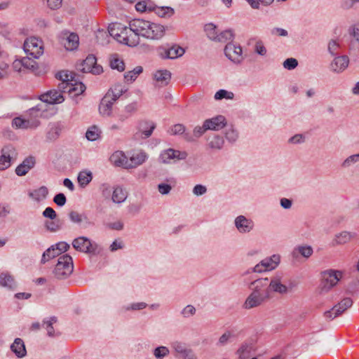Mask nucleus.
<instances>
[{
  "label": "nucleus",
  "instance_id": "obj_49",
  "mask_svg": "<svg viewBox=\"0 0 359 359\" xmlns=\"http://www.w3.org/2000/svg\"><path fill=\"white\" fill-rule=\"evenodd\" d=\"M100 133L99 128L96 126H93L88 129L86 137L90 141H95L99 138Z\"/></svg>",
  "mask_w": 359,
  "mask_h": 359
},
{
  "label": "nucleus",
  "instance_id": "obj_37",
  "mask_svg": "<svg viewBox=\"0 0 359 359\" xmlns=\"http://www.w3.org/2000/svg\"><path fill=\"white\" fill-rule=\"evenodd\" d=\"M55 249L54 245L48 248L42 255L41 264H44L46 262L51 259H53L60 255L59 252Z\"/></svg>",
  "mask_w": 359,
  "mask_h": 359
},
{
  "label": "nucleus",
  "instance_id": "obj_19",
  "mask_svg": "<svg viewBox=\"0 0 359 359\" xmlns=\"http://www.w3.org/2000/svg\"><path fill=\"white\" fill-rule=\"evenodd\" d=\"M269 283L270 281L267 278H258L252 281L249 287L252 289L254 292L264 294L265 292H269Z\"/></svg>",
  "mask_w": 359,
  "mask_h": 359
},
{
  "label": "nucleus",
  "instance_id": "obj_30",
  "mask_svg": "<svg viewBox=\"0 0 359 359\" xmlns=\"http://www.w3.org/2000/svg\"><path fill=\"white\" fill-rule=\"evenodd\" d=\"M269 293L271 292H276L279 294H283L287 292V287L281 283L279 278L274 277L270 280L269 283Z\"/></svg>",
  "mask_w": 359,
  "mask_h": 359
},
{
  "label": "nucleus",
  "instance_id": "obj_47",
  "mask_svg": "<svg viewBox=\"0 0 359 359\" xmlns=\"http://www.w3.org/2000/svg\"><path fill=\"white\" fill-rule=\"evenodd\" d=\"M172 348H174L175 351L177 353V355L175 356L176 357H180V358H181L184 354L188 353V351L191 350V348H188L186 346L185 344H183V343H181V342H177V341L174 342L172 344Z\"/></svg>",
  "mask_w": 359,
  "mask_h": 359
},
{
  "label": "nucleus",
  "instance_id": "obj_20",
  "mask_svg": "<svg viewBox=\"0 0 359 359\" xmlns=\"http://www.w3.org/2000/svg\"><path fill=\"white\" fill-rule=\"evenodd\" d=\"M349 63V58L347 55L336 57L330 65L331 70L339 73L344 71Z\"/></svg>",
  "mask_w": 359,
  "mask_h": 359
},
{
  "label": "nucleus",
  "instance_id": "obj_60",
  "mask_svg": "<svg viewBox=\"0 0 359 359\" xmlns=\"http://www.w3.org/2000/svg\"><path fill=\"white\" fill-rule=\"evenodd\" d=\"M53 202L58 206L62 207L67 202V198L63 193L57 194L53 198Z\"/></svg>",
  "mask_w": 359,
  "mask_h": 359
},
{
  "label": "nucleus",
  "instance_id": "obj_3",
  "mask_svg": "<svg viewBox=\"0 0 359 359\" xmlns=\"http://www.w3.org/2000/svg\"><path fill=\"white\" fill-rule=\"evenodd\" d=\"M321 278L320 292L325 293L337 284L341 278V272L334 269L325 270L321 272Z\"/></svg>",
  "mask_w": 359,
  "mask_h": 359
},
{
  "label": "nucleus",
  "instance_id": "obj_11",
  "mask_svg": "<svg viewBox=\"0 0 359 359\" xmlns=\"http://www.w3.org/2000/svg\"><path fill=\"white\" fill-rule=\"evenodd\" d=\"M269 298V292L259 294L252 292L246 299L244 307L250 309L261 305L266 299Z\"/></svg>",
  "mask_w": 359,
  "mask_h": 359
},
{
  "label": "nucleus",
  "instance_id": "obj_64",
  "mask_svg": "<svg viewBox=\"0 0 359 359\" xmlns=\"http://www.w3.org/2000/svg\"><path fill=\"white\" fill-rule=\"evenodd\" d=\"M348 32L356 41H359V23L350 27Z\"/></svg>",
  "mask_w": 359,
  "mask_h": 359
},
{
  "label": "nucleus",
  "instance_id": "obj_39",
  "mask_svg": "<svg viewBox=\"0 0 359 359\" xmlns=\"http://www.w3.org/2000/svg\"><path fill=\"white\" fill-rule=\"evenodd\" d=\"M86 88L82 82L70 83L69 88L68 89L69 94H74V96H78L82 94Z\"/></svg>",
  "mask_w": 359,
  "mask_h": 359
},
{
  "label": "nucleus",
  "instance_id": "obj_56",
  "mask_svg": "<svg viewBox=\"0 0 359 359\" xmlns=\"http://www.w3.org/2000/svg\"><path fill=\"white\" fill-rule=\"evenodd\" d=\"M359 161V153L356 154L351 155L346 158L343 163H341V166L343 168H348L352 164H354Z\"/></svg>",
  "mask_w": 359,
  "mask_h": 359
},
{
  "label": "nucleus",
  "instance_id": "obj_54",
  "mask_svg": "<svg viewBox=\"0 0 359 359\" xmlns=\"http://www.w3.org/2000/svg\"><path fill=\"white\" fill-rule=\"evenodd\" d=\"M169 354V349L166 346H158L154 351V355L157 359H163Z\"/></svg>",
  "mask_w": 359,
  "mask_h": 359
},
{
  "label": "nucleus",
  "instance_id": "obj_29",
  "mask_svg": "<svg viewBox=\"0 0 359 359\" xmlns=\"http://www.w3.org/2000/svg\"><path fill=\"white\" fill-rule=\"evenodd\" d=\"M224 140L222 135L214 134L208 138V146L213 150H220L223 148Z\"/></svg>",
  "mask_w": 359,
  "mask_h": 359
},
{
  "label": "nucleus",
  "instance_id": "obj_6",
  "mask_svg": "<svg viewBox=\"0 0 359 359\" xmlns=\"http://www.w3.org/2000/svg\"><path fill=\"white\" fill-rule=\"evenodd\" d=\"M42 104H38L29 109L30 118L25 119V123L22 124V129L36 128L40 125V121L37 118L41 117L44 110L41 108Z\"/></svg>",
  "mask_w": 359,
  "mask_h": 359
},
{
  "label": "nucleus",
  "instance_id": "obj_7",
  "mask_svg": "<svg viewBox=\"0 0 359 359\" xmlns=\"http://www.w3.org/2000/svg\"><path fill=\"white\" fill-rule=\"evenodd\" d=\"M59 38L60 43L67 50H76L79 46V38L76 33L65 30L60 34Z\"/></svg>",
  "mask_w": 359,
  "mask_h": 359
},
{
  "label": "nucleus",
  "instance_id": "obj_31",
  "mask_svg": "<svg viewBox=\"0 0 359 359\" xmlns=\"http://www.w3.org/2000/svg\"><path fill=\"white\" fill-rule=\"evenodd\" d=\"M207 130H208V129L203 122L202 126H197L194 128L193 134L190 133H184V139L188 142H194L196 138L201 137Z\"/></svg>",
  "mask_w": 359,
  "mask_h": 359
},
{
  "label": "nucleus",
  "instance_id": "obj_35",
  "mask_svg": "<svg viewBox=\"0 0 359 359\" xmlns=\"http://www.w3.org/2000/svg\"><path fill=\"white\" fill-rule=\"evenodd\" d=\"M154 79L161 83V86L168 84L171 79V73L168 70H158L154 74Z\"/></svg>",
  "mask_w": 359,
  "mask_h": 359
},
{
  "label": "nucleus",
  "instance_id": "obj_21",
  "mask_svg": "<svg viewBox=\"0 0 359 359\" xmlns=\"http://www.w3.org/2000/svg\"><path fill=\"white\" fill-rule=\"evenodd\" d=\"M35 158L34 156H28L15 168V173L18 176L25 175L29 170L35 165Z\"/></svg>",
  "mask_w": 359,
  "mask_h": 359
},
{
  "label": "nucleus",
  "instance_id": "obj_38",
  "mask_svg": "<svg viewBox=\"0 0 359 359\" xmlns=\"http://www.w3.org/2000/svg\"><path fill=\"white\" fill-rule=\"evenodd\" d=\"M127 198V193L120 187H116L112 194L111 199L113 202L121 203Z\"/></svg>",
  "mask_w": 359,
  "mask_h": 359
},
{
  "label": "nucleus",
  "instance_id": "obj_14",
  "mask_svg": "<svg viewBox=\"0 0 359 359\" xmlns=\"http://www.w3.org/2000/svg\"><path fill=\"white\" fill-rule=\"evenodd\" d=\"M187 156L188 154L186 151L168 149L161 154L160 158L163 163H168L171 159L184 160Z\"/></svg>",
  "mask_w": 359,
  "mask_h": 359
},
{
  "label": "nucleus",
  "instance_id": "obj_13",
  "mask_svg": "<svg viewBox=\"0 0 359 359\" xmlns=\"http://www.w3.org/2000/svg\"><path fill=\"white\" fill-rule=\"evenodd\" d=\"M165 34V28L163 25L150 22L148 30L143 34V37L151 39H160Z\"/></svg>",
  "mask_w": 359,
  "mask_h": 359
},
{
  "label": "nucleus",
  "instance_id": "obj_52",
  "mask_svg": "<svg viewBox=\"0 0 359 359\" xmlns=\"http://www.w3.org/2000/svg\"><path fill=\"white\" fill-rule=\"evenodd\" d=\"M48 194V190L46 187L42 186L39 189L35 191V196L33 193H29V196L34 198L36 201H40V196H42L43 198H46Z\"/></svg>",
  "mask_w": 359,
  "mask_h": 359
},
{
  "label": "nucleus",
  "instance_id": "obj_59",
  "mask_svg": "<svg viewBox=\"0 0 359 359\" xmlns=\"http://www.w3.org/2000/svg\"><path fill=\"white\" fill-rule=\"evenodd\" d=\"M298 65V61L297 59L293 57L287 58L283 62V67L285 69L292 70L295 69Z\"/></svg>",
  "mask_w": 359,
  "mask_h": 359
},
{
  "label": "nucleus",
  "instance_id": "obj_15",
  "mask_svg": "<svg viewBox=\"0 0 359 359\" xmlns=\"http://www.w3.org/2000/svg\"><path fill=\"white\" fill-rule=\"evenodd\" d=\"M0 156V170H4L11 166V160L15 154L14 147L9 144L3 147Z\"/></svg>",
  "mask_w": 359,
  "mask_h": 359
},
{
  "label": "nucleus",
  "instance_id": "obj_40",
  "mask_svg": "<svg viewBox=\"0 0 359 359\" xmlns=\"http://www.w3.org/2000/svg\"><path fill=\"white\" fill-rule=\"evenodd\" d=\"M110 67L113 69H116L118 72H123L125 69V63L121 60L117 54H114L110 57Z\"/></svg>",
  "mask_w": 359,
  "mask_h": 359
},
{
  "label": "nucleus",
  "instance_id": "obj_41",
  "mask_svg": "<svg viewBox=\"0 0 359 359\" xmlns=\"http://www.w3.org/2000/svg\"><path fill=\"white\" fill-rule=\"evenodd\" d=\"M234 38V34L232 29L224 30L219 34H217V37L215 41L226 43L229 41H233Z\"/></svg>",
  "mask_w": 359,
  "mask_h": 359
},
{
  "label": "nucleus",
  "instance_id": "obj_53",
  "mask_svg": "<svg viewBox=\"0 0 359 359\" xmlns=\"http://www.w3.org/2000/svg\"><path fill=\"white\" fill-rule=\"evenodd\" d=\"M234 97V95L232 92L227 91L224 89L219 90L215 94V99L217 100H220L224 98L227 100H232Z\"/></svg>",
  "mask_w": 359,
  "mask_h": 359
},
{
  "label": "nucleus",
  "instance_id": "obj_17",
  "mask_svg": "<svg viewBox=\"0 0 359 359\" xmlns=\"http://www.w3.org/2000/svg\"><path fill=\"white\" fill-rule=\"evenodd\" d=\"M204 123L208 129L211 130H219L226 125V118L222 115L206 119Z\"/></svg>",
  "mask_w": 359,
  "mask_h": 359
},
{
  "label": "nucleus",
  "instance_id": "obj_4",
  "mask_svg": "<svg viewBox=\"0 0 359 359\" xmlns=\"http://www.w3.org/2000/svg\"><path fill=\"white\" fill-rule=\"evenodd\" d=\"M72 244L76 250L86 254L95 255L98 248V245L95 242L91 241L85 236H80L74 239Z\"/></svg>",
  "mask_w": 359,
  "mask_h": 359
},
{
  "label": "nucleus",
  "instance_id": "obj_12",
  "mask_svg": "<svg viewBox=\"0 0 359 359\" xmlns=\"http://www.w3.org/2000/svg\"><path fill=\"white\" fill-rule=\"evenodd\" d=\"M235 226L241 233H250L255 226V223L251 219H248L244 215H239L234 220Z\"/></svg>",
  "mask_w": 359,
  "mask_h": 359
},
{
  "label": "nucleus",
  "instance_id": "obj_57",
  "mask_svg": "<svg viewBox=\"0 0 359 359\" xmlns=\"http://www.w3.org/2000/svg\"><path fill=\"white\" fill-rule=\"evenodd\" d=\"M22 65L24 67L32 69L33 71L38 69V63L29 57L23 58L22 60Z\"/></svg>",
  "mask_w": 359,
  "mask_h": 359
},
{
  "label": "nucleus",
  "instance_id": "obj_28",
  "mask_svg": "<svg viewBox=\"0 0 359 359\" xmlns=\"http://www.w3.org/2000/svg\"><path fill=\"white\" fill-rule=\"evenodd\" d=\"M357 234L355 232L342 231L335 235L333 240V245H344L348 243L351 239L356 237Z\"/></svg>",
  "mask_w": 359,
  "mask_h": 359
},
{
  "label": "nucleus",
  "instance_id": "obj_63",
  "mask_svg": "<svg viewBox=\"0 0 359 359\" xmlns=\"http://www.w3.org/2000/svg\"><path fill=\"white\" fill-rule=\"evenodd\" d=\"M54 246L60 255H61L62 252H67L70 248L69 245L64 241L59 242L55 244Z\"/></svg>",
  "mask_w": 359,
  "mask_h": 359
},
{
  "label": "nucleus",
  "instance_id": "obj_25",
  "mask_svg": "<svg viewBox=\"0 0 359 359\" xmlns=\"http://www.w3.org/2000/svg\"><path fill=\"white\" fill-rule=\"evenodd\" d=\"M11 350L19 358H22L27 355L25 343L20 338L15 339L13 343L11 345Z\"/></svg>",
  "mask_w": 359,
  "mask_h": 359
},
{
  "label": "nucleus",
  "instance_id": "obj_51",
  "mask_svg": "<svg viewBox=\"0 0 359 359\" xmlns=\"http://www.w3.org/2000/svg\"><path fill=\"white\" fill-rule=\"evenodd\" d=\"M205 31L208 37L210 39L215 41L217 37V34H218L217 32V27L212 23L207 24L205 25Z\"/></svg>",
  "mask_w": 359,
  "mask_h": 359
},
{
  "label": "nucleus",
  "instance_id": "obj_22",
  "mask_svg": "<svg viewBox=\"0 0 359 359\" xmlns=\"http://www.w3.org/2000/svg\"><path fill=\"white\" fill-rule=\"evenodd\" d=\"M252 351H254V340L249 339L242 343L236 353L240 359H248Z\"/></svg>",
  "mask_w": 359,
  "mask_h": 359
},
{
  "label": "nucleus",
  "instance_id": "obj_43",
  "mask_svg": "<svg viewBox=\"0 0 359 359\" xmlns=\"http://www.w3.org/2000/svg\"><path fill=\"white\" fill-rule=\"evenodd\" d=\"M126 91L127 89H125L121 84H116L108 90V92H110L111 97L114 101H116Z\"/></svg>",
  "mask_w": 359,
  "mask_h": 359
},
{
  "label": "nucleus",
  "instance_id": "obj_36",
  "mask_svg": "<svg viewBox=\"0 0 359 359\" xmlns=\"http://www.w3.org/2000/svg\"><path fill=\"white\" fill-rule=\"evenodd\" d=\"M78 182L81 187H86L93 180V174L90 171L82 170L77 177Z\"/></svg>",
  "mask_w": 359,
  "mask_h": 359
},
{
  "label": "nucleus",
  "instance_id": "obj_61",
  "mask_svg": "<svg viewBox=\"0 0 359 359\" xmlns=\"http://www.w3.org/2000/svg\"><path fill=\"white\" fill-rule=\"evenodd\" d=\"M184 133H189L185 131V126L182 124H175L171 130V134L174 135H183V137H184Z\"/></svg>",
  "mask_w": 359,
  "mask_h": 359
},
{
  "label": "nucleus",
  "instance_id": "obj_34",
  "mask_svg": "<svg viewBox=\"0 0 359 359\" xmlns=\"http://www.w3.org/2000/svg\"><path fill=\"white\" fill-rule=\"evenodd\" d=\"M121 28L120 32H114V29H112V34L114 35V38L119 42L124 43L126 42V39H128V36L130 32H131L132 29L130 27H128L121 24V25H118Z\"/></svg>",
  "mask_w": 359,
  "mask_h": 359
},
{
  "label": "nucleus",
  "instance_id": "obj_58",
  "mask_svg": "<svg viewBox=\"0 0 359 359\" xmlns=\"http://www.w3.org/2000/svg\"><path fill=\"white\" fill-rule=\"evenodd\" d=\"M233 334L230 331H226L219 339L217 346H225L233 337Z\"/></svg>",
  "mask_w": 359,
  "mask_h": 359
},
{
  "label": "nucleus",
  "instance_id": "obj_27",
  "mask_svg": "<svg viewBox=\"0 0 359 359\" xmlns=\"http://www.w3.org/2000/svg\"><path fill=\"white\" fill-rule=\"evenodd\" d=\"M36 39H31L29 41H26L24 43V49L26 53L29 52V48H36V51L34 52L32 50L30 51L29 55H32L34 58H38L39 55H41L43 53L42 47L38 46Z\"/></svg>",
  "mask_w": 359,
  "mask_h": 359
},
{
  "label": "nucleus",
  "instance_id": "obj_46",
  "mask_svg": "<svg viewBox=\"0 0 359 359\" xmlns=\"http://www.w3.org/2000/svg\"><path fill=\"white\" fill-rule=\"evenodd\" d=\"M155 13L161 18H170L175 13V11L170 6L157 7Z\"/></svg>",
  "mask_w": 359,
  "mask_h": 359
},
{
  "label": "nucleus",
  "instance_id": "obj_5",
  "mask_svg": "<svg viewBox=\"0 0 359 359\" xmlns=\"http://www.w3.org/2000/svg\"><path fill=\"white\" fill-rule=\"evenodd\" d=\"M77 69L83 73L91 72L97 75L102 72V67L97 64V58L94 55H88L86 58L77 66Z\"/></svg>",
  "mask_w": 359,
  "mask_h": 359
},
{
  "label": "nucleus",
  "instance_id": "obj_55",
  "mask_svg": "<svg viewBox=\"0 0 359 359\" xmlns=\"http://www.w3.org/2000/svg\"><path fill=\"white\" fill-rule=\"evenodd\" d=\"M225 137L229 142L233 143L238 137V133L233 127H231L226 130Z\"/></svg>",
  "mask_w": 359,
  "mask_h": 359
},
{
  "label": "nucleus",
  "instance_id": "obj_33",
  "mask_svg": "<svg viewBox=\"0 0 359 359\" xmlns=\"http://www.w3.org/2000/svg\"><path fill=\"white\" fill-rule=\"evenodd\" d=\"M156 128L154 123L151 121H142L140 123V132L142 133V138L150 137Z\"/></svg>",
  "mask_w": 359,
  "mask_h": 359
},
{
  "label": "nucleus",
  "instance_id": "obj_16",
  "mask_svg": "<svg viewBox=\"0 0 359 359\" xmlns=\"http://www.w3.org/2000/svg\"><path fill=\"white\" fill-rule=\"evenodd\" d=\"M116 101L112 100L110 92H107L102 99L99 105V111L101 115L109 116L111 114L112 106Z\"/></svg>",
  "mask_w": 359,
  "mask_h": 359
},
{
  "label": "nucleus",
  "instance_id": "obj_44",
  "mask_svg": "<svg viewBox=\"0 0 359 359\" xmlns=\"http://www.w3.org/2000/svg\"><path fill=\"white\" fill-rule=\"evenodd\" d=\"M280 257L278 255H273L269 258H266L262 260L263 262H266L265 269L269 270L274 269L280 263Z\"/></svg>",
  "mask_w": 359,
  "mask_h": 359
},
{
  "label": "nucleus",
  "instance_id": "obj_18",
  "mask_svg": "<svg viewBox=\"0 0 359 359\" xmlns=\"http://www.w3.org/2000/svg\"><path fill=\"white\" fill-rule=\"evenodd\" d=\"M41 100L43 102L55 104V103H62L65 98L57 90H50L48 91L46 93L42 95L40 97Z\"/></svg>",
  "mask_w": 359,
  "mask_h": 359
},
{
  "label": "nucleus",
  "instance_id": "obj_48",
  "mask_svg": "<svg viewBox=\"0 0 359 359\" xmlns=\"http://www.w3.org/2000/svg\"><path fill=\"white\" fill-rule=\"evenodd\" d=\"M141 36L140 34L133 32L129 33L128 38L126 39V42H125L126 45H128V46L134 47L136 46L140 43V36Z\"/></svg>",
  "mask_w": 359,
  "mask_h": 359
},
{
  "label": "nucleus",
  "instance_id": "obj_42",
  "mask_svg": "<svg viewBox=\"0 0 359 359\" xmlns=\"http://www.w3.org/2000/svg\"><path fill=\"white\" fill-rule=\"evenodd\" d=\"M69 217L71 222L77 224H81L82 222H86V223L90 224V222H88V219L86 215L80 214L74 210L70 211L69 213Z\"/></svg>",
  "mask_w": 359,
  "mask_h": 359
},
{
  "label": "nucleus",
  "instance_id": "obj_32",
  "mask_svg": "<svg viewBox=\"0 0 359 359\" xmlns=\"http://www.w3.org/2000/svg\"><path fill=\"white\" fill-rule=\"evenodd\" d=\"M0 285L11 290H14L16 287L14 278L8 272L0 273Z\"/></svg>",
  "mask_w": 359,
  "mask_h": 359
},
{
  "label": "nucleus",
  "instance_id": "obj_2",
  "mask_svg": "<svg viewBox=\"0 0 359 359\" xmlns=\"http://www.w3.org/2000/svg\"><path fill=\"white\" fill-rule=\"evenodd\" d=\"M117 158L118 155L114 154L111 156V160L114 162L116 165L123 166L125 168L129 169L142 164L147 158V156L145 152L141 151L133 154L129 160L126 159L125 156L123 158H119L117 159Z\"/></svg>",
  "mask_w": 359,
  "mask_h": 359
},
{
  "label": "nucleus",
  "instance_id": "obj_50",
  "mask_svg": "<svg viewBox=\"0 0 359 359\" xmlns=\"http://www.w3.org/2000/svg\"><path fill=\"white\" fill-rule=\"evenodd\" d=\"M45 226L46 229L50 232H56L62 229V222L60 219L46 222Z\"/></svg>",
  "mask_w": 359,
  "mask_h": 359
},
{
  "label": "nucleus",
  "instance_id": "obj_23",
  "mask_svg": "<svg viewBox=\"0 0 359 359\" xmlns=\"http://www.w3.org/2000/svg\"><path fill=\"white\" fill-rule=\"evenodd\" d=\"M184 53L185 50L182 47L175 44L168 49H165L164 50V54L161 53V55L163 58L173 60L182 56Z\"/></svg>",
  "mask_w": 359,
  "mask_h": 359
},
{
  "label": "nucleus",
  "instance_id": "obj_62",
  "mask_svg": "<svg viewBox=\"0 0 359 359\" xmlns=\"http://www.w3.org/2000/svg\"><path fill=\"white\" fill-rule=\"evenodd\" d=\"M255 52L259 55L264 56L266 54V48L262 41H257L255 46Z\"/></svg>",
  "mask_w": 359,
  "mask_h": 359
},
{
  "label": "nucleus",
  "instance_id": "obj_24",
  "mask_svg": "<svg viewBox=\"0 0 359 359\" xmlns=\"http://www.w3.org/2000/svg\"><path fill=\"white\" fill-rule=\"evenodd\" d=\"M64 129V126L60 122H56L50 124L49 129L46 133V138L49 141H54L57 140L62 130Z\"/></svg>",
  "mask_w": 359,
  "mask_h": 359
},
{
  "label": "nucleus",
  "instance_id": "obj_45",
  "mask_svg": "<svg viewBox=\"0 0 359 359\" xmlns=\"http://www.w3.org/2000/svg\"><path fill=\"white\" fill-rule=\"evenodd\" d=\"M143 71V68L141 66H137L132 71H129L125 73L124 79L128 82L134 81L138 75H140Z\"/></svg>",
  "mask_w": 359,
  "mask_h": 359
},
{
  "label": "nucleus",
  "instance_id": "obj_26",
  "mask_svg": "<svg viewBox=\"0 0 359 359\" xmlns=\"http://www.w3.org/2000/svg\"><path fill=\"white\" fill-rule=\"evenodd\" d=\"M129 25L133 32H136L143 36L144 32L148 30V27L150 26V21L135 19L130 22Z\"/></svg>",
  "mask_w": 359,
  "mask_h": 359
},
{
  "label": "nucleus",
  "instance_id": "obj_9",
  "mask_svg": "<svg viewBox=\"0 0 359 359\" xmlns=\"http://www.w3.org/2000/svg\"><path fill=\"white\" fill-rule=\"evenodd\" d=\"M224 54L231 61L234 63H240L243 57L242 55V48L240 45L229 42L224 48Z\"/></svg>",
  "mask_w": 359,
  "mask_h": 359
},
{
  "label": "nucleus",
  "instance_id": "obj_1",
  "mask_svg": "<svg viewBox=\"0 0 359 359\" xmlns=\"http://www.w3.org/2000/svg\"><path fill=\"white\" fill-rule=\"evenodd\" d=\"M72 257L65 254L58 258L57 263L53 270L54 276L58 280L66 279L73 272Z\"/></svg>",
  "mask_w": 359,
  "mask_h": 359
},
{
  "label": "nucleus",
  "instance_id": "obj_8",
  "mask_svg": "<svg viewBox=\"0 0 359 359\" xmlns=\"http://www.w3.org/2000/svg\"><path fill=\"white\" fill-rule=\"evenodd\" d=\"M353 304V300L350 297L344 298L337 305L334 306L330 311L324 313V316L327 318L334 319V318L341 315Z\"/></svg>",
  "mask_w": 359,
  "mask_h": 359
},
{
  "label": "nucleus",
  "instance_id": "obj_10",
  "mask_svg": "<svg viewBox=\"0 0 359 359\" xmlns=\"http://www.w3.org/2000/svg\"><path fill=\"white\" fill-rule=\"evenodd\" d=\"M313 252V248L310 245H298L296 246L292 253V262L293 263L300 262L302 257L308 259Z\"/></svg>",
  "mask_w": 359,
  "mask_h": 359
}]
</instances>
